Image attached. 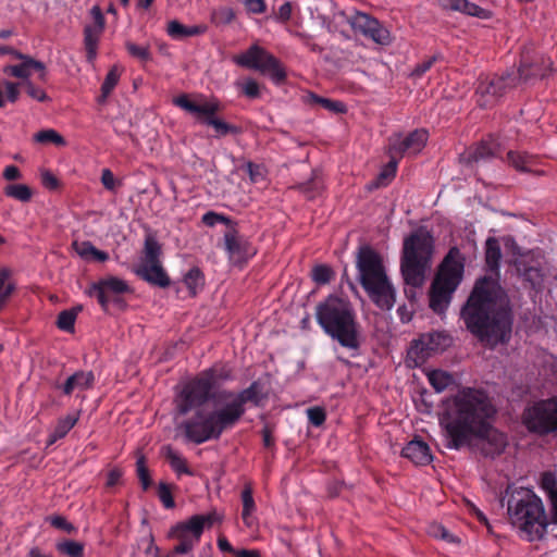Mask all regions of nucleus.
<instances>
[{
    "instance_id": "obj_1",
    "label": "nucleus",
    "mask_w": 557,
    "mask_h": 557,
    "mask_svg": "<svg viewBox=\"0 0 557 557\" xmlns=\"http://www.w3.org/2000/svg\"><path fill=\"white\" fill-rule=\"evenodd\" d=\"M232 379V369L227 364L215 363L183 385L174 401L177 413L185 416L196 410L195 414L181 425L188 442L199 445L216 441L224 431L237 424L225 405L211 411L200 409L215 398V391L223 383Z\"/></svg>"
},
{
    "instance_id": "obj_2",
    "label": "nucleus",
    "mask_w": 557,
    "mask_h": 557,
    "mask_svg": "<svg viewBox=\"0 0 557 557\" xmlns=\"http://www.w3.org/2000/svg\"><path fill=\"white\" fill-rule=\"evenodd\" d=\"M519 256L521 248L512 236H490V349L496 344L508 343L512 332V306L506 289L499 284L502 258L515 267L517 274L533 290L540 293L544 288L546 273L542 263L535 259L521 260Z\"/></svg>"
},
{
    "instance_id": "obj_3",
    "label": "nucleus",
    "mask_w": 557,
    "mask_h": 557,
    "mask_svg": "<svg viewBox=\"0 0 557 557\" xmlns=\"http://www.w3.org/2000/svg\"><path fill=\"white\" fill-rule=\"evenodd\" d=\"M438 420L447 448L459 450L487 440V392L482 387H460L443 401Z\"/></svg>"
},
{
    "instance_id": "obj_4",
    "label": "nucleus",
    "mask_w": 557,
    "mask_h": 557,
    "mask_svg": "<svg viewBox=\"0 0 557 557\" xmlns=\"http://www.w3.org/2000/svg\"><path fill=\"white\" fill-rule=\"evenodd\" d=\"M314 317L323 333L343 348L355 351L362 344V327L352 304L343 297L330 295L315 306Z\"/></svg>"
},
{
    "instance_id": "obj_5",
    "label": "nucleus",
    "mask_w": 557,
    "mask_h": 557,
    "mask_svg": "<svg viewBox=\"0 0 557 557\" xmlns=\"http://www.w3.org/2000/svg\"><path fill=\"white\" fill-rule=\"evenodd\" d=\"M507 512L511 524L525 534L529 541L544 537L549 524L542 499L530 488H506Z\"/></svg>"
},
{
    "instance_id": "obj_6",
    "label": "nucleus",
    "mask_w": 557,
    "mask_h": 557,
    "mask_svg": "<svg viewBox=\"0 0 557 557\" xmlns=\"http://www.w3.org/2000/svg\"><path fill=\"white\" fill-rule=\"evenodd\" d=\"M356 267L359 282L370 300L389 311L396 302V289L388 278L381 256L369 246L358 250Z\"/></svg>"
},
{
    "instance_id": "obj_7",
    "label": "nucleus",
    "mask_w": 557,
    "mask_h": 557,
    "mask_svg": "<svg viewBox=\"0 0 557 557\" xmlns=\"http://www.w3.org/2000/svg\"><path fill=\"white\" fill-rule=\"evenodd\" d=\"M466 257L450 247L440 262L429 288V306L436 314H445L465 275Z\"/></svg>"
},
{
    "instance_id": "obj_8",
    "label": "nucleus",
    "mask_w": 557,
    "mask_h": 557,
    "mask_svg": "<svg viewBox=\"0 0 557 557\" xmlns=\"http://www.w3.org/2000/svg\"><path fill=\"white\" fill-rule=\"evenodd\" d=\"M433 253L434 238L426 227L420 226L405 238L400 271L407 285L420 287L423 284Z\"/></svg>"
},
{
    "instance_id": "obj_9",
    "label": "nucleus",
    "mask_w": 557,
    "mask_h": 557,
    "mask_svg": "<svg viewBox=\"0 0 557 557\" xmlns=\"http://www.w3.org/2000/svg\"><path fill=\"white\" fill-rule=\"evenodd\" d=\"M460 319L474 337L481 342L487 339V274L476 281L461 307Z\"/></svg>"
},
{
    "instance_id": "obj_10",
    "label": "nucleus",
    "mask_w": 557,
    "mask_h": 557,
    "mask_svg": "<svg viewBox=\"0 0 557 557\" xmlns=\"http://www.w3.org/2000/svg\"><path fill=\"white\" fill-rule=\"evenodd\" d=\"M220 518L215 512L207 515H194L185 521L173 525L169 531V537L178 543L173 547L170 556L186 555L200 542L205 528L212 527Z\"/></svg>"
},
{
    "instance_id": "obj_11",
    "label": "nucleus",
    "mask_w": 557,
    "mask_h": 557,
    "mask_svg": "<svg viewBox=\"0 0 557 557\" xmlns=\"http://www.w3.org/2000/svg\"><path fill=\"white\" fill-rule=\"evenodd\" d=\"M174 103L181 109L193 114L198 123L211 126L215 132L214 136L216 138L225 137L227 135H238L242 132L239 126L230 124L216 115L220 111L218 102H196L190 100L186 95H183L175 98Z\"/></svg>"
},
{
    "instance_id": "obj_12",
    "label": "nucleus",
    "mask_w": 557,
    "mask_h": 557,
    "mask_svg": "<svg viewBox=\"0 0 557 557\" xmlns=\"http://www.w3.org/2000/svg\"><path fill=\"white\" fill-rule=\"evenodd\" d=\"M233 60L238 66L268 75L275 85H281L286 81V70L280 60L257 44L235 55Z\"/></svg>"
},
{
    "instance_id": "obj_13",
    "label": "nucleus",
    "mask_w": 557,
    "mask_h": 557,
    "mask_svg": "<svg viewBox=\"0 0 557 557\" xmlns=\"http://www.w3.org/2000/svg\"><path fill=\"white\" fill-rule=\"evenodd\" d=\"M522 423L530 433L557 434V398L540 400L524 409Z\"/></svg>"
},
{
    "instance_id": "obj_14",
    "label": "nucleus",
    "mask_w": 557,
    "mask_h": 557,
    "mask_svg": "<svg viewBox=\"0 0 557 557\" xmlns=\"http://www.w3.org/2000/svg\"><path fill=\"white\" fill-rule=\"evenodd\" d=\"M219 398L226 400L224 404L237 423L246 412V404L259 406L265 398L263 385L260 381H253L247 388L233 392L224 389L219 393Z\"/></svg>"
},
{
    "instance_id": "obj_15",
    "label": "nucleus",
    "mask_w": 557,
    "mask_h": 557,
    "mask_svg": "<svg viewBox=\"0 0 557 557\" xmlns=\"http://www.w3.org/2000/svg\"><path fill=\"white\" fill-rule=\"evenodd\" d=\"M129 292L131 288L125 281L116 276H108L94 282L88 288L87 294L90 297H96L101 309L107 312L110 305V293H113V304L122 308L125 306V302L121 296Z\"/></svg>"
},
{
    "instance_id": "obj_16",
    "label": "nucleus",
    "mask_w": 557,
    "mask_h": 557,
    "mask_svg": "<svg viewBox=\"0 0 557 557\" xmlns=\"http://www.w3.org/2000/svg\"><path fill=\"white\" fill-rule=\"evenodd\" d=\"M428 137L425 129H414L406 137L397 136L389 140L388 153L397 154L400 159L405 154H417L424 148Z\"/></svg>"
},
{
    "instance_id": "obj_17",
    "label": "nucleus",
    "mask_w": 557,
    "mask_h": 557,
    "mask_svg": "<svg viewBox=\"0 0 557 557\" xmlns=\"http://www.w3.org/2000/svg\"><path fill=\"white\" fill-rule=\"evenodd\" d=\"M13 58L21 61L20 64L15 65H7L3 69V73L13 77H17L24 81H29V76L33 71L39 73L38 79L40 82L47 81V70L46 65L41 61H37L28 54H24L15 49L12 54Z\"/></svg>"
},
{
    "instance_id": "obj_18",
    "label": "nucleus",
    "mask_w": 557,
    "mask_h": 557,
    "mask_svg": "<svg viewBox=\"0 0 557 557\" xmlns=\"http://www.w3.org/2000/svg\"><path fill=\"white\" fill-rule=\"evenodd\" d=\"M450 338L440 332L423 335L414 345L409 349V356L414 359V362L422 363L430 356L432 351L443 350L449 345Z\"/></svg>"
},
{
    "instance_id": "obj_19",
    "label": "nucleus",
    "mask_w": 557,
    "mask_h": 557,
    "mask_svg": "<svg viewBox=\"0 0 557 557\" xmlns=\"http://www.w3.org/2000/svg\"><path fill=\"white\" fill-rule=\"evenodd\" d=\"M225 250L230 258L236 262L247 261L256 255V249L251 244L238 235L237 231L226 232L224 235Z\"/></svg>"
},
{
    "instance_id": "obj_20",
    "label": "nucleus",
    "mask_w": 557,
    "mask_h": 557,
    "mask_svg": "<svg viewBox=\"0 0 557 557\" xmlns=\"http://www.w3.org/2000/svg\"><path fill=\"white\" fill-rule=\"evenodd\" d=\"M401 456L417 466H426L432 462L433 456L429 445L422 440L410 441L401 450Z\"/></svg>"
},
{
    "instance_id": "obj_21",
    "label": "nucleus",
    "mask_w": 557,
    "mask_h": 557,
    "mask_svg": "<svg viewBox=\"0 0 557 557\" xmlns=\"http://www.w3.org/2000/svg\"><path fill=\"white\" fill-rule=\"evenodd\" d=\"M133 271L138 277L151 285L165 288L171 284V280L161 263L150 267H134Z\"/></svg>"
},
{
    "instance_id": "obj_22",
    "label": "nucleus",
    "mask_w": 557,
    "mask_h": 557,
    "mask_svg": "<svg viewBox=\"0 0 557 557\" xmlns=\"http://www.w3.org/2000/svg\"><path fill=\"white\" fill-rule=\"evenodd\" d=\"M95 375L91 371H76L69 376L63 384H57L65 396H70L74 391H85L94 385Z\"/></svg>"
},
{
    "instance_id": "obj_23",
    "label": "nucleus",
    "mask_w": 557,
    "mask_h": 557,
    "mask_svg": "<svg viewBox=\"0 0 557 557\" xmlns=\"http://www.w3.org/2000/svg\"><path fill=\"white\" fill-rule=\"evenodd\" d=\"M207 32L206 25H193L185 26L180 23L177 20H172L168 23L166 33L168 35L175 40H182L187 37H195L202 35Z\"/></svg>"
},
{
    "instance_id": "obj_24",
    "label": "nucleus",
    "mask_w": 557,
    "mask_h": 557,
    "mask_svg": "<svg viewBox=\"0 0 557 557\" xmlns=\"http://www.w3.org/2000/svg\"><path fill=\"white\" fill-rule=\"evenodd\" d=\"M552 65L553 62L550 59H545L543 55H540L532 45L525 46L522 49L519 70H531L533 67L550 69Z\"/></svg>"
},
{
    "instance_id": "obj_25",
    "label": "nucleus",
    "mask_w": 557,
    "mask_h": 557,
    "mask_svg": "<svg viewBox=\"0 0 557 557\" xmlns=\"http://www.w3.org/2000/svg\"><path fill=\"white\" fill-rule=\"evenodd\" d=\"M442 7L446 10L460 12L470 16L485 18L486 11L468 0H442Z\"/></svg>"
},
{
    "instance_id": "obj_26",
    "label": "nucleus",
    "mask_w": 557,
    "mask_h": 557,
    "mask_svg": "<svg viewBox=\"0 0 557 557\" xmlns=\"http://www.w3.org/2000/svg\"><path fill=\"white\" fill-rule=\"evenodd\" d=\"M79 419V412L67 414L58 420L54 430L49 434L47 438V445L51 446L59 440L65 437L67 433L75 426Z\"/></svg>"
},
{
    "instance_id": "obj_27",
    "label": "nucleus",
    "mask_w": 557,
    "mask_h": 557,
    "mask_svg": "<svg viewBox=\"0 0 557 557\" xmlns=\"http://www.w3.org/2000/svg\"><path fill=\"white\" fill-rule=\"evenodd\" d=\"M74 250L77 255L85 260H96L99 262H106L109 260V255L106 251L99 250L96 248L90 242H74L72 244Z\"/></svg>"
},
{
    "instance_id": "obj_28",
    "label": "nucleus",
    "mask_w": 557,
    "mask_h": 557,
    "mask_svg": "<svg viewBox=\"0 0 557 557\" xmlns=\"http://www.w3.org/2000/svg\"><path fill=\"white\" fill-rule=\"evenodd\" d=\"M99 28L86 25L84 28V46L86 50L87 62L92 63L97 58L98 44L100 35Z\"/></svg>"
},
{
    "instance_id": "obj_29",
    "label": "nucleus",
    "mask_w": 557,
    "mask_h": 557,
    "mask_svg": "<svg viewBox=\"0 0 557 557\" xmlns=\"http://www.w3.org/2000/svg\"><path fill=\"white\" fill-rule=\"evenodd\" d=\"M160 256L161 246L159 243L152 237H147L145 240L143 257L136 267H150L153 264H159L161 263Z\"/></svg>"
},
{
    "instance_id": "obj_30",
    "label": "nucleus",
    "mask_w": 557,
    "mask_h": 557,
    "mask_svg": "<svg viewBox=\"0 0 557 557\" xmlns=\"http://www.w3.org/2000/svg\"><path fill=\"white\" fill-rule=\"evenodd\" d=\"M164 456L172 470L176 472L178 476L182 474L193 475V471L188 468L186 459L171 446L165 448Z\"/></svg>"
},
{
    "instance_id": "obj_31",
    "label": "nucleus",
    "mask_w": 557,
    "mask_h": 557,
    "mask_svg": "<svg viewBox=\"0 0 557 557\" xmlns=\"http://www.w3.org/2000/svg\"><path fill=\"white\" fill-rule=\"evenodd\" d=\"M507 160L509 164L519 172L531 173L530 166L534 164L535 158L527 152L508 151Z\"/></svg>"
},
{
    "instance_id": "obj_32",
    "label": "nucleus",
    "mask_w": 557,
    "mask_h": 557,
    "mask_svg": "<svg viewBox=\"0 0 557 557\" xmlns=\"http://www.w3.org/2000/svg\"><path fill=\"white\" fill-rule=\"evenodd\" d=\"M428 381L435 392L442 393L454 383V377L446 371L432 370L428 373Z\"/></svg>"
},
{
    "instance_id": "obj_33",
    "label": "nucleus",
    "mask_w": 557,
    "mask_h": 557,
    "mask_svg": "<svg viewBox=\"0 0 557 557\" xmlns=\"http://www.w3.org/2000/svg\"><path fill=\"white\" fill-rule=\"evenodd\" d=\"M183 283L188 288L190 296H196L205 285V275L199 268H191L183 278Z\"/></svg>"
},
{
    "instance_id": "obj_34",
    "label": "nucleus",
    "mask_w": 557,
    "mask_h": 557,
    "mask_svg": "<svg viewBox=\"0 0 557 557\" xmlns=\"http://www.w3.org/2000/svg\"><path fill=\"white\" fill-rule=\"evenodd\" d=\"M348 23L355 32L364 35L371 25H376V18L367 13L355 11L349 15Z\"/></svg>"
},
{
    "instance_id": "obj_35",
    "label": "nucleus",
    "mask_w": 557,
    "mask_h": 557,
    "mask_svg": "<svg viewBox=\"0 0 557 557\" xmlns=\"http://www.w3.org/2000/svg\"><path fill=\"white\" fill-rule=\"evenodd\" d=\"M121 77V71L116 65L112 66L107 73L101 85V95L98 98L99 103H104L107 98L113 91Z\"/></svg>"
},
{
    "instance_id": "obj_36",
    "label": "nucleus",
    "mask_w": 557,
    "mask_h": 557,
    "mask_svg": "<svg viewBox=\"0 0 557 557\" xmlns=\"http://www.w3.org/2000/svg\"><path fill=\"white\" fill-rule=\"evenodd\" d=\"M253 491L250 483L245 484L242 491L243 511L242 518L247 527L251 525L250 516L256 510V504L253 499Z\"/></svg>"
},
{
    "instance_id": "obj_37",
    "label": "nucleus",
    "mask_w": 557,
    "mask_h": 557,
    "mask_svg": "<svg viewBox=\"0 0 557 557\" xmlns=\"http://www.w3.org/2000/svg\"><path fill=\"white\" fill-rule=\"evenodd\" d=\"M7 197L13 198L21 202H28L33 197V190L25 184H9L3 189Z\"/></svg>"
},
{
    "instance_id": "obj_38",
    "label": "nucleus",
    "mask_w": 557,
    "mask_h": 557,
    "mask_svg": "<svg viewBox=\"0 0 557 557\" xmlns=\"http://www.w3.org/2000/svg\"><path fill=\"white\" fill-rule=\"evenodd\" d=\"M35 143L47 145L53 144L58 147H62L66 145V141L62 135H60L57 131L52 128L42 129L36 133L33 137Z\"/></svg>"
},
{
    "instance_id": "obj_39",
    "label": "nucleus",
    "mask_w": 557,
    "mask_h": 557,
    "mask_svg": "<svg viewBox=\"0 0 557 557\" xmlns=\"http://www.w3.org/2000/svg\"><path fill=\"white\" fill-rule=\"evenodd\" d=\"M309 99L310 103L321 106L325 110L333 113H345L347 110L346 106L342 101L323 98L312 92L309 94Z\"/></svg>"
},
{
    "instance_id": "obj_40",
    "label": "nucleus",
    "mask_w": 557,
    "mask_h": 557,
    "mask_svg": "<svg viewBox=\"0 0 557 557\" xmlns=\"http://www.w3.org/2000/svg\"><path fill=\"white\" fill-rule=\"evenodd\" d=\"M363 36L383 46L388 45L391 42L389 30L386 27H384L377 20L376 25H371Z\"/></svg>"
},
{
    "instance_id": "obj_41",
    "label": "nucleus",
    "mask_w": 557,
    "mask_h": 557,
    "mask_svg": "<svg viewBox=\"0 0 557 557\" xmlns=\"http://www.w3.org/2000/svg\"><path fill=\"white\" fill-rule=\"evenodd\" d=\"M517 77L510 73L497 76L490 82V87L494 88L493 95L500 97L508 89L515 86Z\"/></svg>"
},
{
    "instance_id": "obj_42",
    "label": "nucleus",
    "mask_w": 557,
    "mask_h": 557,
    "mask_svg": "<svg viewBox=\"0 0 557 557\" xmlns=\"http://www.w3.org/2000/svg\"><path fill=\"white\" fill-rule=\"evenodd\" d=\"M57 549L69 557H84V545L72 540H64L57 544Z\"/></svg>"
},
{
    "instance_id": "obj_43",
    "label": "nucleus",
    "mask_w": 557,
    "mask_h": 557,
    "mask_svg": "<svg viewBox=\"0 0 557 557\" xmlns=\"http://www.w3.org/2000/svg\"><path fill=\"white\" fill-rule=\"evenodd\" d=\"M76 317V309L63 310L58 314L55 324L61 331L73 332Z\"/></svg>"
},
{
    "instance_id": "obj_44",
    "label": "nucleus",
    "mask_w": 557,
    "mask_h": 557,
    "mask_svg": "<svg viewBox=\"0 0 557 557\" xmlns=\"http://www.w3.org/2000/svg\"><path fill=\"white\" fill-rule=\"evenodd\" d=\"M490 455H499L507 445V440L504 433L493 429L490 425Z\"/></svg>"
},
{
    "instance_id": "obj_45",
    "label": "nucleus",
    "mask_w": 557,
    "mask_h": 557,
    "mask_svg": "<svg viewBox=\"0 0 557 557\" xmlns=\"http://www.w3.org/2000/svg\"><path fill=\"white\" fill-rule=\"evenodd\" d=\"M391 160L381 171L377 176L379 184L386 185L389 181H392L397 172V166L400 158L397 154H389Z\"/></svg>"
},
{
    "instance_id": "obj_46",
    "label": "nucleus",
    "mask_w": 557,
    "mask_h": 557,
    "mask_svg": "<svg viewBox=\"0 0 557 557\" xmlns=\"http://www.w3.org/2000/svg\"><path fill=\"white\" fill-rule=\"evenodd\" d=\"M136 473L143 490L147 491L151 486L152 480L144 455H140L136 460Z\"/></svg>"
},
{
    "instance_id": "obj_47",
    "label": "nucleus",
    "mask_w": 557,
    "mask_h": 557,
    "mask_svg": "<svg viewBox=\"0 0 557 557\" xmlns=\"http://www.w3.org/2000/svg\"><path fill=\"white\" fill-rule=\"evenodd\" d=\"M299 189L309 198V199H313L314 197H317L318 195L321 194L322 189H323V183L322 181L317 176V174L314 173L313 174V177L301 184L299 186Z\"/></svg>"
},
{
    "instance_id": "obj_48",
    "label": "nucleus",
    "mask_w": 557,
    "mask_h": 557,
    "mask_svg": "<svg viewBox=\"0 0 557 557\" xmlns=\"http://www.w3.org/2000/svg\"><path fill=\"white\" fill-rule=\"evenodd\" d=\"M235 18V13L232 8L223 7L213 11L211 21L216 26L227 25Z\"/></svg>"
},
{
    "instance_id": "obj_49",
    "label": "nucleus",
    "mask_w": 557,
    "mask_h": 557,
    "mask_svg": "<svg viewBox=\"0 0 557 557\" xmlns=\"http://www.w3.org/2000/svg\"><path fill=\"white\" fill-rule=\"evenodd\" d=\"M333 275V270L325 264H319L312 269V280L319 285L330 283Z\"/></svg>"
},
{
    "instance_id": "obj_50",
    "label": "nucleus",
    "mask_w": 557,
    "mask_h": 557,
    "mask_svg": "<svg viewBox=\"0 0 557 557\" xmlns=\"http://www.w3.org/2000/svg\"><path fill=\"white\" fill-rule=\"evenodd\" d=\"M127 52L141 62H147L151 59L150 49L148 46H138L132 41L125 44Z\"/></svg>"
},
{
    "instance_id": "obj_51",
    "label": "nucleus",
    "mask_w": 557,
    "mask_h": 557,
    "mask_svg": "<svg viewBox=\"0 0 557 557\" xmlns=\"http://www.w3.org/2000/svg\"><path fill=\"white\" fill-rule=\"evenodd\" d=\"M21 86L24 87L25 92L33 99L39 102H47L50 100L49 96L46 91L36 86L32 81H24L21 83Z\"/></svg>"
},
{
    "instance_id": "obj_52",
    "label": "nucleus",
    "mask_w": 557,
    "mask_h": 557,
    "mask_svg": "<svg viewBox=\"0 0 557 557\" xmlns=\"http://www.w3.org/2000/svg\"><path fill=\"white\" fill-rule=\"evenodd\" d=\"M172 488V485L164 482H160L158 485V497L166 509H172L175 506Z\"/></svg>"
},
{
    "instance_id": "obj_53",
    "label": "nucleus",
    "mask_w": 557,
    "mask_h": 557,
    "mask_svg": "<svg viewBox=\"0 0 557 557\" xmlns=\"http://www.w3.org/2000/svg\"><path fill=\"white\" fill-rule=\"evenodd\" d=\"M201 222L208 227H213L216 223H223L225 225L233 223L228 216L214 211L206 212L201 218Z\"/></svg>"
},
{
    "instance_id": "obj_54",
    "label": "nucleus",
    "mask_w": 557,
    "mask_h": 557,
    "mask_svg": "<svg viewBox=\"0 0 557 557\" xmlns=\"http://www.w3.org/2000/svg\"><path fill=\"white\" fill-rule=\"evenodd\" d=\"M240 91L249 99H257L260 97V85L253 78H247L238 84Z\"/></svg>"
},
{
    "instance_id": "obj_55",
    "label": "nucleus",
    "mask_w": 557,
    "mask_h": 557,
    "mask_svg": "<svg viewBox=\"0 0 557 557\" xmlns=\"http://www.w3.org/2000/svg\"><path fill=\"white\" fill-rule=\"evenodd\" d=\"M487 158V144L482 139L480 145L475 148L471 149L468 153L469 162H473L475 164L485 163Z\"/></svg>"
},
{
    "instance_id": "obj_56",
    "label": "nucleus",
    "mask_w": 557,
    "mask_h": 557,
    "mask_svg": "<svg viewBox=\"0 0 557 557\" xmlns=\"http://www.w3.org/2000/svg\"><path fill=\"white\" fill-rule=\"evenodd\" d=\"M307 417L309 423L313 426H321L326 420V412L324 408L315 406L307 409Z\"/></svg>"
},
{
    "instance_id": "obj_57",
    "label": "nucleus",
    "mask_w": 557,
    "mask_h": 557,
    "mask_svg": "<svg viewBox=\"0 0 557 557\" xmlns=\"http://www.w3.org/2000/svg\"><path fill=\"white\" fill-rule=\"evenodd\" d=\"M429 533L437 539L444 540L448 543L457 542V537L453 535L444 525L440 523H433L430 525Z\"/></svg>"
},
{
    "instance_id": "obj_58",
    "label": "nucleus",
    "mask_w": 557,
    "mask_h": 557,
    "mask_svg": "<svg viewBox=\"0 0 557 557\" xmlns=\"http://www.w3.org/2000/svg\"><path fill=\"white\" fill-rule=\"evenodd\" d=\"M541 485L548 494V498L557 494V479L553 472H544L541 478Z\"/></svg>"
},
{
    "instance_id": "obj_59",
    "label": "nucleus",
    "mask_w": 557,
    "mask_h": 557,
    "mask_svg": "<svg viewBox=\"0 0 557 557\" xmlns=\"http://www.w3.org/2000/svg\"><path fill=\"white\" fill-rule=\"evenodd\" d=\"M246 170L251 183L257 184L265 180V170L263 165L248 162L246 164Z\"/></svg>"
},
{
    "instance_id": "obj_60",
    "label": "nucleus",
    "mask_w": 557,
    "mask_h": 557,
    "mask_svg": "<svg viewBox=\"0 0 557 557\" xmlns=\"http://www.w3.org/2000/svg\"><path fill=\"white\" fill-rule=\"evenodd\" d=\"M547 67H533L531 70H518L519 78L528 82L531 78H544L547 74Z\"/></svg>"
},
{
    "instance_id": "obj_61",
    "label": "nucleus",
    "mask_w": 557,
    "mask_h": 557,
    "mask_svg": "<svg viewBox=\"0 0 557 557\" xmlns=\"http://www.w3.org/2000/svg\"><path fill=\"white\" fill-rule=\"evenodd\" d=\"M50 523L52 527L57 529H61L67 533H72L75 531V528L73 524L66 521V519L62 516H54L50 519Z\"/></svg>"
},
{
    "instance_id": "obj_62",
    "label": "nucleus",
    "mask_w": 557,
    "mask_h": 557,
    "mask_svg": "<svg viewBox=\"0 0 557 557\" xmlns=\"http://www.w3.org/2000/svg\"><path fill=\"white\" fill-rule=\"evenodd\" d=\"M41 183L50 190L57 189L60 185L59 180L49 171H45L41 174Z\"/></svg>"
},
{
    "instance_id": "obj_63",
    "label": "nucleus",
    "mask_w": 557,
    "mask_h": 557,
    "mask_svg": "<svg viewBox=\"0 0 557 557\" xmlns=\"http://www.w3.org/2000/svg\"><path fill=\"white\" fill-rule=\"evenodd\" d=\"M90 14L94 18L95 25H91L92 27L99 28V32H102L104 28V16L101 11V9L98 5H95L91 8Z\"/></svg>"
},
{
    "instance_id": "obj_64",
    "label": "nucleus",
    "mask_w": 557,
    "mask_h": 557,
    "mask_svg": "<svg viewBox=\"0 0 557 557\" xmlns=\"http://www.w3.org/2000/svg\"><path fill=\"white\" fill-rule=\"evenodd\" d=\"M101 183L108 190H114L116 182L113 173L109 169H103L101 173Z\"/></svg>"
}]
</instances>
